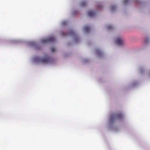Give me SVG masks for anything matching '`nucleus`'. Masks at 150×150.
<instances>
[{
    "instance_id": "1",
    "label": "nucleus",
    "mask_w": 150,
    "mask_h": 150,
    "mask_svg": "<svg viewBox=\"0 0 150 150\" xmlns=\"http://www.w3.org/2000/svg\"><path fill=\"white\" fill-rule=\"evenodd\" d=\"M123 116V114L122 112H117L111 113L110 116V119L111 121H113L116 119H121Z\"/></svg>"
},
{
    "instance_id": "2",
    "label": "nucleus",
    "mask_w": 150,
    "mask_h": 150,
    "mask_svg": "<svg viewBox=\"0 0 150 150\" xmlns=\"http://www.w3.org/2000/svg\"><path fill=\"white\" fill-rule=\"evenodd\" d=\"M55 40V38L53 36L44 39L42 40L41 42L42 43H46L48 42H53Z\"/></svg>"
},
{
    "instance_id": "3",
    "label": "nucleus",
    "mask_w": 150,
    "mask_h": 150,
    "mask_svg": "<svg viewBox=\"0 0 150 150\" xmlns=\"http://www.w3.org/2000/svg\"><path fill=\"white\" fill-rule=\"evenodd\" d=\"M51 61L52 59L50 58L47 55L45 56V58L40 60V62L43 64L48 63Z\"/></svg>"
},
{
    "instance_id": "4",
    "label": "nucleus",
    "mask_w": 150,
    "mask_h": 150,
    "mask_svg": "<svg viewBox=\"0 0 150 150\" xmlns=\"http://www.w3.org/2000/svg\"><path fill=\"white\" fill-rule=\"evenodd\" d=\"M115 42L119 46L122 45L124 43L123 39L120 37L117 38L115 40Z\"/></svg>"
},
{
    "instance_id": "5",
    "label": "nucleus",
    "mask_w": 150,
    "mask_h": 150,
    "mask_svg": "<svg viewBox=\"0 0 150 150\" xmlns=\"http://www.w3.org/2000/svg\"><path fill=\"white\" fill-rule=\"evenodd\" d=\"M62 36H66L67 35H75V33L72 30H70L68 33H67L65 32H62Z\"/></svg>"
},
{
    "instance_id": "6",
    "label": "nucleus",
    "mask_w": 150,
    "mask_h": 150,
    "mask_svg": "<svg viewBox=\"0 0 150 150\" xmlns=\"http://www.w3.org/2000/svg\"><path fill=\"white\" fill-rule=\"evenodd\" d=\"M88 13V16L90 17H92L94 16L96 14L95 11H89Z\"/></svg>"
},
{
    "instance_id": "7",
    "label": "nucleus",
    "mask_w": 150,
    "mask_h": 150,
    "mask_svg": "<svg viewBox=\"0 0 150 150\" xmlns=\"http://www.w3.org/2000/svg\"><path fill=\"white\" fill-rule=\"evenodd\" d=\"M85 31L87 33L88 32L90 31V28L88 26L84 27Z\"/></svg>"
},
{
    "instance_id": "8",
    "label": "nucleus",
    "mask_w": 150,
    "mask_h": 150,
    "mask_svg": "<svg viewBox=\"0 0 150 150\" xmlns=\"http://www.w3.org/2000/svg\"><path fill=\"white\" fill-rule=\"evenodd\" d=\"M86 2L85 1H82L81 4V5L82 6H84L86 5Z\"/></svg>"
},
{
    "instance_id": "9",
    "label": "nucleus",
    "mask_w": 150,
    "mask_h": 150,
    "mask_svg": "<svg viewBox=\"0 0 150 150\" xmlns=\"http://www.w3.org/2000/svg\"><path fill=\"white\" fill-rule=\"evenodd\" d=\"M116 6H115V5L112 6L111 7V10L112 11L114 10L115 9H116Z\"/></svg>"
},
{
    "instance_id": "10",
    "label": "nucleus",
    "mask_w": 150,
    "mask_h": 150,
    "mask_svg": "<svg viewBox=\"0 0 150 150\" xmlns=\"http://www.w3.org/2000/svg\"><path fill=\"white\" fill-rule=\"evenodd\" d=\"M107 29L109 30H110L112 29V27L111 25H109L107 26Z\"/></svg>"
},
{
    "instance_id": "11",
    "label": "nucleus",
    "mask_w": 150,
    "mask_h": 150,
    "mask_svg": "<svg viewBox=\"0 0 150 150\" xmlns=\"http://www.w3.org/2000/svg\"><path fill=\"white\" fill-rule=\"evenodd\" d=\"M96 52L97 54H101V52L99 50H97Z\"/></svg>"
},
{
    "instance_id": "12",
    "label": "nucleus",
    "mask_w": 150,
    "mask_h": 150,
    "mask_svg": "<svg viewBox=\"0 0 150 150\" xmlns=\"http://www.w3.org/2000/svg\"><path fill=\"white\" fill-rule=\"evenodd\" d=\"M129 1V0H124L123 1V3L124 4H126Z\"/></svg>"
},
{
    "instance_id": "13",
    "label": "nucleus",
    "mask_w": 150,
    "mask_h": 150,
    "mask_svg": "<svg viewBox=\"0 0 150 150\" xmlns=\"http://www.w3.org/2000/svg\"><path fill=\"white\" fill-rule=\"evenodd\" d=\"M55 49L54 47H52L51 48V51L52 52H54L55 51Z\"/></svg>"
},
{
    "instance_id": "14",
    "label": "nucleus",
    "mask_w": 150,
    "mask_h": 150,
    "mask_svg": "<svg viewBox=\"0 0 150 150\" xmlns=\"http://www.w3.org/2000/svg\"><path fill=\"white\" fill-rule=\"evenodd\" d=\"M63 24H64V22H63Z\"/></svg>"
},
{
    "instance_id": "15",
    "label": "nucleus",
    "mask_w": 150,
    "mask_h": 150,
    "mask_svg": "<svg viewBox=\"0 0 150 150\" xmlns=\"http://www.w3.org/2000/svg\"><path fill=\"white\" fill-rule=\"evenodd\" d=\"M147 42V41L146 40V42Z\"/></svg>"
}]
</instances>
